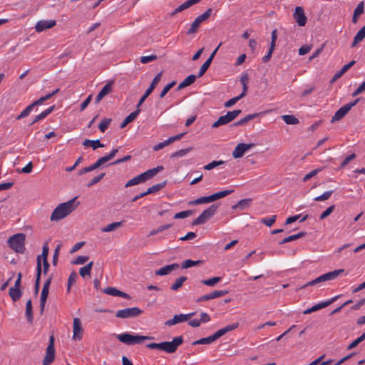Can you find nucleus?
I'll list each match as a JSON object with an SVG mask.
<instances>
[{
    "label": "nucleus",
    "instance_id": "obj_1",
    "mask_svg": "<svg viewBox=\"0 0 365 365\" xmlns=\"http://www.w3.org/2000/svg\"><path fill=\"white\" fill-rule=\"evenodd\" d=\"M76 197L58 205L51 213V221H60L71 213L77 207L75 205Z\"/></svg>",
    "mask_w": 365,
    "mask_h": 365
},
{
    "label": "nucleus",
    "instance_id": "obj_2",
    "mask_svg": "<svg viewBox=\"0 0 365 365\" xmlns=\"http://www.w3.org/2000/svg\"><path fill=\"white\" fill-rule=\"evenodd\" d=\"M183 342V338L182 336H176L173 338L171 341H163L160 343H150L146 345V346L150 349H158L164 351L166 353L172 354L175 352L178 347L181 345Z\"/></svg>",
    "mask_w": 365,
    "mask_h": 365
},
{
    "label": "nucleus",
    "instance_id": "obj_3",
    "mask_svg": "<svg viewBox=\"0 0 365 365\" xmlns=\"http://www.w3.org/2000/svg\"><path fill=\"white\" fill-rule=\"evenodd\" d=\"M239 327V323L235 322L232 324L227 325L218 331H217L215 333H214L212 335H210L205 338H202L199 340L195 341L193 344H211L226 333L232 331L235 329H237Z\"/></svg>",
    "mask_w": 365,
    "mask_h": 365
},
{
    "label": "nucleus",
    "instance_id": "obj_4",
    "mask_svg": "<svg viewBox=\"0 0 365 365\" xmlns=\"http://www.w3.org/2000/svg\"><path fill=\"white\" fill-rule=\"evenodd\" d=\"M163 170V166H158L153 169H150L128 180L125 186V187H128L144 182L146 180L152 178L153 176H155L157 173H158L160 171Z\"/></svg>",
    "mask_w": 365,
    "mask_h": 365
},
{
    "label": "nucleus",
    "instance_id": "obj_5",
    "mask_svg": "<svg viewBox=\"0 0 365 365\" xmlns=\"http://www.w3.org/2000/svg\"><path fill=\"white\" fill-rule=\"evenodd\" d=\"M116 338L122 343L130 346L140 344L144 341L150 340L153 338L148 336L135 335L130 333H123L118 334Z\"/></svg>",
    "mask_w": 365,
    "mask_h": 365
},
{
    "label": "nucleus",
    "instance_id": "obj_6",
    "mask_svg": "<svg viewBox=\"0 0 365 365\" xmlns=\"http://www.w3.org/2000/svg\"><path fill=\"white\" fill-rule=\"evenodd\" d=\"M9 247L16 252L22 253L25 250V235L15 234L8 240Z\"/></svg>",
    "mask_w": 365,
    "mask_h": 365
},
{
    "label": "nucleus",
    "instance_id": "obj_7",
    "mask_svg": "<svg viewBox=\"0 0 365 365\" xmlns=\"http://www.w3.org/2000/svg\"><path fill=\"white\" fill-rule=\"evenodd\" d=\"M218 205L213 204L205 209L196 219H195L192 225H199L205 223L208 220L212 218L218 209Z\"/></svg>",
    "mask_w": 365,
    "mask_h": 365
},
{
    "label": "nucleus",
    "instance_id": "obj_8",
    "mask_svg": "<svg viewBox=\"0 0 365 365\" xmlns=\"http://www.w3.org/2000/svg\"><path fill=\"white\" fill-rule=\"evenodd\" d=\"M343 272H344V269H336V270L325 273V274L318 277L315 279L307 282L305 285L303 286V287H307L308 286H314L320 282L333 280V279H336Z\"/></svg>",
    "mask_w": 365,
    "mask_h": 365
},
{
    "label": "nucleus",
    "instance_id": "obj_9",
    "mask_svg": "<svg viewBox=\"0 0 365 365\" xmlns=\"http://www.w3.org/2000/svg\"><path fill=\"white\" fill-rule=\"evenodd\" d=\"M212 9H208L202 14L198 16L195 21L191 24L190 27L187 31V34H195L200 28L201 24L207 20L212 14Z\"/></svg>",
    "mask_w": 365,
    "mask_h": 365
},
{
    "label": "nucleus",
    "instance_id": "obj_10",
    "mask_svg": "<svg viewBox=\"0 0 365 365\" xmlns=\"http://www.w3.org/2000/svg\"><path fill=\"white\" fill-rule=\"evenodd\" d=\"M241 110H235L228 111L225 115L220 116L217 121L212 124V128H217L222 125H226L235 119L240 113Z\"/></svg>",
    "mask_w": 365,
    "mask_h": 365
},
{
    "label": "nucleus",
    "instance_id": "obj_11",
    "mask_svg": "<svg viewBox=\"0 0 365 365\" xmlns=\"http://www.w3.org/2000/svg\"><path fill=\"white\" fill-rule=\"evenodd\" d=\"M142 313L143 310L138 307H128L118 310L115 313V317L120 319L134 318L140 315Z\"/></svg>",
    "mask_w": 365,
    "mask_h": 365
},
{
    "label": "nucleus",
    "instance_id": "obj_12",
    "mask_svg": "<svg viewBox=\"0 0 365 365\" xmlns=\"http://www.w3.org/2000/svg\"><path fill=\"white\" fill-rule=\"evenodd\" d=\"M359 101V99H356L352 102L345 104L336 111L333 117L331 118V123H334L342 119L348 112L354 107Z\"/></svg>",
    "mask_w": 365,
    "mask_h": 365
},
{
    "label": "nucleus",
    "instance_id": "obj_13",
    "mask_svg": "<svg viewBox=\"0 0 365 365\" xmlns=\"http://www.w3.org/2000/svg\"><path fill=\"white\" fill-rule=\"evenodd\" d=\"M162 73L160 72L158 73L154 78L153 79L150 86L145 91V93L143 95V96L140 98L138 103L137 104L136 108H140V106L143 103V102L145 101V99L151 94V93L153 91L156 86L158 84L161 79Z\"/></svg>",
    "mask_w": 365,
    "mask_h": 365
},
{
    "label": "nucleus",
    "instance_id": "obj_14",
    "mask_svg": "<svg viewBox=\"0 0 365 365\" xmlns=\"http://www.w3.org/2000/svg\"><path fill=\"white\" fill-rule=\"evenodd\" d=\"M55 358V349H54V339L53 336L50 337L49 344L46 348V354L43 360V365H48L51 364Z\"/></svg>",
    "mask_w": 365,
    "mask_h": 365
},
{
    "label": "nucleus",
    "instance_id": "obj_15",
    "mask_svg": "<svg viewBox=\"0 0 365 365\" xmlns=\"http://www.w3.org/2000/svg\"><path fill=\"white\" fill-rule=\"evenodd\" d=\"M339 297H340L339 295H337V296H335V297L331 298L330 299H329L327 301L319 302V303L312 306L311 308H309V309L304 310L303 312V314H309L314 312H316V311H318L323 308H325V307H328L329 305H330L331 304H332L333 302H334Z\"/></svg>",
    "mask_w": 365,
    "mask_h": 365
},
{
    "label": "nucleus",
    "instance_id": "obj_16",
    "mask_svg": "<svg viewBox=\"0 0 365 365\" xmlns=\"http://www.w3.org/2000/svg\"><path fill=\"white\" fill-rule=\"evenodd\" d=\"M254 146L253 143H239L237 145V146L235 148L234 150L232 151V157L234 158H242L244 154L249 150L250 148H252Z\"/></svg>",
    "mask_w": 365,
    "mask_h": 365
},
{
    "label": "nucleus",
    "instance_id": "obj_17",
    "mask_svg": "<svg viewBox=\"0 0 365 365\" xmlns=\"http://www.w3.org/2000/svg\"><path fill=\"white\" fill-rule=\"evenodd\" d=\"M195 312L189 313V314H176L173 317V319H168L165 322V324L167 326H173L177 324L178 323H181L185 321L189 320L193 315Z\"/></svg>",
    "mask_w": 365,
    "mask_h": 365
},
{
    "label": "nucleus",
    "instance_id": "obj_18",
    "mask_svg": "<svg viewBox=\"0 0 365 365\" xmlns=\"http://www.w3.org/2000/svg\"><path fill=\"white\" fill-rule=\"evenodd\" d=\"M293 17L298 26H304L307 21V18L305 16L304 9L302 6H297L293 14Z\"/></svg>",
    "mask_w": 365,
    "mask_h": 365
},
{
    "label": "nucleus",
    "instance_id": "obj_19",
    "mask_svg": "<svg viewBox=\"0 0 365 365\" xmlns=\"http://www.w3.org/2000/svg\"><path fill=\"white\" fill-rule=\"evenodd\" d=\"M56 24L55 20H41L36 23L35 29L37 32H41L46 29H51Z\"/></svg>",
    "mask_w": 365,
    "mask_h": 365
},
{
    "label": "nucleus",
    "instance_id": "obj_20",
    "mask_svg": "<svg viewBox=\"0 0 365 365\" xmlns=\"http://www.w3.org/2000/svg\"><path fill=\"white\" fill-rule=\"evenodd\" d=\"M112 84L113 83L111 81L108 82L103 88L100 91V92L98 93V95L96 97L95 103H98L100 101L108 94L111 93L112 91Z\"/></svg>",
    "mask_w": 365,
    "mask_h": 365
},
{
    "label": "nucleus",
    "instance_id": "obj_21",
    "mask_svg": "<svg viewBox=\"0 0 365 365\" xmlns=\"http://www.w3.org/2000/svg\"><path fill=\"white\" fill-rule=\"evenodd\" d=\"M180 265L177 263L168 264L157 269L155 273L156 275L163 276L170 274L171 272L178 269Z\"/></svg>",
    "mask_w": 365,
    "mask_h": 365
},
{
    "label": "nucleus",
    "instance_id": "obj_22",
    "mask_svg": "<svg viewBox=\"0 0 365 365\" xmlns=\"http://www.w3.org/2000/svg\"><path fill=\"white\" fill-rule=\"evenodd\" d=\"M103 292L108 295L114 296V297H120L125 299H130V297L128 294L117 289L115 287H107L103 289Z\"/></svg>",
    "mask_w": 365,
    "mask_h": 365
},
{
    "label": "nucleus",
    "instance_id": "obj_23",
    "mask_svg": "<svg viewBox=\"0 0 365 365\" xmlns=\"http://www.w3.org/2000/svg\"><path fill=\"white\" fill-rule=\"evenodd\" d=\"M73 338L74 339H81L82 336V327H81V322L78 318H75L73 319Z\"/></svg>",
    "mask_w": 365,
    "mask_h": 365
},
{
    "label": "nucleus",
    "instance_id": "obj_24",
    "mask_svg": "<svg viewBox=\"0 0 365 365\" xmlns=\"http://www.w3.org/2000/svg\"><path fill=\"white\" fill-rule=\"evenodd\" d=\"M350 356H347L346 357H344L338 361H334V360H328L326 361H322V359L324 358V356H321L320 357L317 358L314 360V362H316L318 365H331L334 364V365H340L342 364L346 359L349 358Z\"/></svg>",
    "mask_w": 365,
    "mask_h": 365
},
{
    "label": "nucleus",
    "instance_id": "obj_25",
    "mask_svg": "<svg viewBox=\"0 0 365 365\" xmlns=\"http://www.w3.org/2000/svg\"><path fill=\"white\" fill-rule=\"evenodd\" d=\"M355 61H351L349 63L344 65L339 71L336 72L332 78V81H336L341 78L351 67L355 64Z\"/></svg>",
    "mask_w": 365,
    "mask_h": 365
},
{
    "label": "nucleus",
    "instance_id": "obj_26",
    "mask_svg": "<svg viewBox=\"0 0 365 365\" xmlns=\"http://www.w3.org/2000/svg\"><path fill=\"white\" fill-rule=\"evenodd\" d=\"M136 110L130 113L121 123L120 128H124L128 123L134 120L140 112V108H136Z\"/></svg>",
    "mask_w": 365,
    "mask_h": 365
},
{
    "label": "nucleus",
    "instance_id": "obj_27",
    "mask_svg": "<svg viewBox=\"0 0 365 365\" xmlns=\"http://www.w3.org/2000/svg\"><path fill=\"white\" fill-rule=\"evenodd\" d=\"M41 274V265L40 261V256L37 257V264H36V277L35 282V294H38L39 289L40 279Z\"/></svg>",
    "mask_w": 365,
    "mask_h": 365
},
{
    "label": "nucleus",
    "instance_id": "obj_28",
    "mask_svg": "<svg viewBox=\"0 0 365 365\" xmlns=\"http://www.w3.org/2000/svg\"><path fill=\"white\" fill-rule=\"evenodd\" d=\"M251 202H252V199H250V198L242 199V200H240L237 204L233 205L232 207V208L233 210L239 209L240 210H245L247 207H249L251 205Z\"/></svg>",
    "mask_w": 365,
    "mask_h": 365
},
{
    "label": "nucleus",
    "instance_id": "obj_29",
    "mask_svg": "<svg viewBox=\"0 0 365 365\" xmlns=\"http://www.w3.org/2000/svg\"><path fill=\"white\" fill-rule=\"evenodd\" d=\"M196 80V76L191 74L179 83L177 90L179 91L192 84Z\"/></svg>",
    "mask_w": 365,
    "mask_h": 365
},
{
    "label": "nucleus",
    "instance_id": "obj_30",
    "mask_svg": "<svg viewBox=\"0 0 365 365\" xmlns=\"http://www.w3.org/2000/svg\"><path fill=\"white\" fill-rule=\"evenodd\" d=\"M60 91L59 88H56V90H54L53 91H52L51 93H49L48 94H46V96H42L40 98H38V100H36V101H34L33 103V104L36 106H41L47 100H49L50 98H51L55 94H56L57 93H58Z\"/></svg>",
    "mask_w": 365,
    "mask_h": 365
},
{
    "label": "nucleus",
    "instance_id": "obj_31",
    "mask_svg": "<svg viewBox=\"0 0 365 365\" xmlns=\"http://www.w3.org/2000/svg\"><path fill=\"white\" fill-rule=\"evenodd\" d=\"M83 145L85 147H91L93 150H96L98 148L104 147V145L102 144L99 140H88L86 139L83 142Z\"/></svg>",
    "mask_w": 365,
    "mask_h": 365
},
{
    "label": "nucleus",
    "instance_id": "obj_32",
    "mask_svg": "<svg viewBox=\"0 0 365 365\" xmlns=\"http://www.w3.org/2000/svg\"><path fill=\"white\" fill-rule=\"evenodd\" d=\"M212 202V197H211V195H210V196L200 197H199V198H197L196 200L190 201L188 202V205H200V204L210 203V202Z\"/></svg>",
    "mask_w": 365,
    "mask_h": 365
},
{
    "label": "nucleus",
    "instance_id": "obj_33",
    "mask_svg": "<svg viewBox=\"0 0 365 365\" xmlns=\"http://www.w3.org/2000/svg\"><path fill=\"white\" fill-rule=\"evenodd\" d=\"M365 38V26H363L354 36L351 46L354 47Z\"/></svg>",
    "mask_w": 365,
    "mask_h": 365
},
{
    "label": "nucleus",
    "instance_id": "obj_34",
    "mask_svg": "<svg viewBox=\"0 0 365 365\" xmlns=\"http://www.w3.org/2000/svg\"><path fill=\"white\" fill-rule=\"evenodd\" d=\"M123 221L115 222H113V223H110V224L106 225V227H102L101 231L103 232H112V231H114L115 229L121 227L123 225Z\"/></svg>",
    "mask_w": 365,
    "mask_h": 365
},
{
    "label": "nucleus",
    "instance_id": "obj_35",
    "mask_svg": "<svg viewBox=\"0 0 365 365\" xmlns=\"http://www.w3.org/2000/svg\"><path fill=\"white\" fill-rule=\"evenodd\" d=\"M232 192H234V190H222V191H220L218 192H215V193L211 195L212 200V202H214L218 199L225 197L232 194Z\"/></svg>",
    "mask_w": 365,
    "mask_h": 365
},
{
    "label": "nucleus",
    "instance_id": "obj_36",
    "mask_svg": "<svg viewBox=\"0 0 365 365\" xmlns=\"http://www.w3.org/2000/svg\"><path fill=\"white\" fill-rule=\"evenodd\" d=\"M306 233L304 232H299L296 235H292L289 237H287L284 238L281 242H279V245H283L287 242H289L293 240H296L297 239H299L304 236H305Z\"/></svg>",
    "mask_w": 365,
    "mask_h": 365
},
{
    "label": "nucleus",
    "instance_id": "obj_37",
    "mask_svg": "<svg viewBox=\"0 0 365 365\" xmlns=\"http://www.w3.org/2000/svg\"><path fill=\"white\" fill-rule=\"evenodd\" d=\"M22 295V293L19 288L11 287L9 289V296L14 302L18 301Z\"/></svg>",
    "mask_w": 365,
    "mask_h": 365
},
{
    "label": "nucleus",
    "instance_id": "obj_38",
    "mask_svg": "<svg viewBox=\"0 0 365 365\" xmlns=\"http://www.w3.org/2000/svg\"><path fill=\"white\" fill-rule=\"evenodd\" d=\"M187 279V277L181 276L178 278L175 282L170 286V289L173 291H177L180 289L183 283Z\"/></svg>",
    "mask_w": 365,
    "mask_h": 365
},
{
    "label": "nucleus",
    "instance_id": "obj_39",
    "mask_svg": "<svg viewBox=\"0 0 365 365\" xmlns=\"http://www.w3.org/2000/svg\"><path fill=\"white\" fill-rule=\"evenodd\" d=\"M26 317L29 322L31 323L33 321V312H32V302L31 299H29L26 305Z\"/></svg>",
    "mask_w": 365,
    "mask_h": 365
},
{
    "label": "nucleus",
    "instance_id": "obj_40",
    "mask_svg": "<svg viewBox=\"0 0 365 365\" xmlns=\"http://www.w3.org/2000/svg\"><path fill=\"white\" fill-rule=\"evenodd\" d=\"M166 183L167 182L166 181H163L162 182H160V183H158V184H155L151 187H150L147 190H146V193L148 195H150V194H152V193H155L159 190H160L162 188H163L165 185H166Z\"/></svg>",
    "mask_w": 365,
    "mask_h": 365
},
{
    "label": "nucleus",
    "instance_id": "obj_41",
    "mask_svg": "<svg viewBox=\"0 0 365 365\" xmlns=\"http://www.w3.org/2000/svg\"><path fill=\"white\" fill-rule=\"evenodd\" d=\"M282 118L287 125H297L299 122V119L292 115H283Z\"/></svg>",
    "mask_w": 365,
    "mask_h": 365
},
{
    "label": "nucleus",
    "instance_id": "obj_42",
    "mask_svg": "<svg viewBox=\"0 0 365 365\" xmlns=\"http://www.w3.org/2000/svg\"><path fill=\"white\" fill-rule=\"evenodd\" d=\"M35 108V106L33 104V103L30 105H29L16 118V120H20L21 118H24L26 116H28L31 112L34 110Z\"/></svg>",
    "mask_w": 365,
    "mask_h": 365
},
{
    "label": "nucleus",
    "instance_id": "obj_43",
    "mask_svg": "<svg viewBox=\"0 0 365 365\" xmlns=\"http://www.w3.org/2000/svg\"><path fill=\"white\" fill-rule=\"evenodd\" d=\"M173 226V224H166L161 226H159L158 228L151 230L148 235V236H154L163 231L170 228Z\"/></svg>",
    "mask_w": 365,
    "mask_h": 365
},
{
    "label": "nucleus",
    "instance_id": "obj_44",
    "mask_svg": "<svg viewBox=\"0 0 365 365\" xmlns=\"http://www.w3.org/2000/svg\"><path fill=\"white\" fill-rule=\"evenodd\" d=\"M93 262H89L86 266L80 268L79 274L82 277H85L87 275H90L91 270L92 269Z\"/></svg>",
    "mask_w": 365,
    "mask_h": 365
},
{
    "label": "nucleus",
    "instance_id": "obj_45",
    "mask_svg": "<svg viewBox=\"0 0 365 365\" xmlns=\"http://www.w3.org/2000/svg\"><path fill=\"white\" fill-rule=\"evenodd\" d=\"M202 262L201 260H196V261H194V260H192V259H187L185 261H184L181 265V267L182 269H187V268H190V267H194V266H196V265H199L202 263Z\"/></svg>",
    "mask_w": 365,
    "mask_h": 365
},
{
    "label": "nucleus",
    "instance_id": "obj_46",
    "mask_svg": "<svg viewBox=\"0 0 365 365\" xmlns=\"http://www.w3.org/2000/svg\"><path fill=\"white\" fill-rule=\"evenodd\" d=\"M212 63V58H207L206 61L201 66L200 68L199 72H198V77L202 76L208 68L210 67V64Z\"/></svg>",
    "mask_w": 365,
    "mask_h": 365
},
{
    "label": "nucleus",
    "instance_id": "obj_47",
    "mask_svg": "<svg viewBox=\"0 0 365 365\" xmlns=\"http://www.w3.org/2000/svg\"><path fill=\"white\" fill-rule=\"evenodd\" d=\"M111 123V119L110 118H104L101 122L100 123V124L98 125V128L99 130L102 132V133H104L106 131V130H107L110 125Z\"/></svg>",
    "mask_w": 365,
    "mask_h": 365
},
{
    "label": "nucleus",
    "instance_id": "obj_48",
    "mask_svg": "<svg viewBox=\"0 0 365 365\" xmlns=\"http://www.w3.org/2000/svg\"><path fill=\"white\" fill-rule=\"evenodd\" d=\"M222 278L220 277H215L210 279H205L202 281V283L209 287L215 286L217 282L221 281Z\"/></svg>",
    "mask_w": 365,
    "mask_h": 365
},
{
    "label": "nucleus",
    "instance_id": "obj_49",
    "mask_svg": "<svg viewBox=\"0 0 365 365\" xmlns=\"http://www.w3.org/2000/svg\"><path fill=\"white\" fill-rule=\"evenodd\" d=\"M276 219H277V215H272L269 217H264V218L261 219L260 222L262 224H264L268 227H270L274 223V222L276 221Z\"/></svg>",
    "mask_w": 365,
    "mask_h": 365
},
{
    "label": "nucleus",
    "instance_id": "obj_50",
    "mask_svg": "<svg viewBox=\"0 0 365 365\" xmlns=\"http://www.w3.org/2000/svg\"><path fill=\"white\" fill-rule=\"evenodd\" d=\"M52 280V277H49L43 284L41 295L47 296L49 292V287Z\"/></svg>",
    "mask_w": 365,
    "mask_h": 365
},
{
    "label": "nucleus",
    "instance_id": "obj_51",
    "mask_svg": "<svg viewBox=\"0 0 365 365\" xmlns=\"http://www.w3.org/2000/svg\"><path fill=\"white\" fill-rule=\"evenodd\" d=\"M333 192H334V190L326 191L322 195L316 197L314 198V200L315 201H324V200H328L331 197V195H332Z\"/></svg>",
    "mask_w": 365,
    "mask_h": 365
},
{
    "label": "nucleus",
    "instance_id": "obj_52",
    "mask_svg": "<svg viewBox=\"0 0 365 365\" xmlns=\"http://www.w3.org/2000/svg\"><path fill=\"white\" fill-rule=\"evenodd\" d=\"M227 293H228V291H227V290H215V291L210 292L209 294H210V299H212L222 297V296L227 294Z\"/></svg>",
    "mask_w": 365,
    "mask_h": 365
},
{
    "label": "nucleus",
    "instance_id": "obj_53",
    "mask_svg": "<svg viewBox=\"0 0 365 365\" xmlns=\"http://www.w3.org/2000/svg\"><path fill=\"white\" fill-rule=\"evenodd\" d=\"M224 163L225 162L222 160H218V161L214 160V161L208 163L207 165H205L203 168L207 170H210L219 165L224 164Z\"/></svg>",
    "mask_w": 365,
    "mask_h": 365
},
{
    "label": "nucleus",
    "instance_id": "obj_54",
    "mask_svg": "<svg viewBox=\"0 0 365 365\" xmlns=\"http://www.w3.org/2000/svg\"><path fill=\"white\" fill-rule=\"evenodd\" d=\"M106 175V173H101L100 175L94 177L90 182L87 185V187H92L93 185L97 184L98 182H99L103 178L104 176Z\"/></svg>",
    "mask_w": 365,
    "mask_h": 365
},
{
    "label": "nucleus",
    "instance_id": "obj_55",
    "mask_svg": "<svg viewBox=\"0 0 365 365\" xmlns=\"http://www.w3.org/2000/svg\"><path fill=\"white\" fill-rule=\"evenodd\" d=\"M158 58L157 55L153 54L150 56H144L140 57V62L143 64L150 63L153 61L156 60Z\"/></svg>",
    "mask_w": 365,
    "mask_h": 365
},
{
    "label": "nucleus",
    "instance_id": "obj_56",
    "mask_svg": "<svg viewBox=\"0 0 365 365\" xmlns=\"http://www.w3.org/2000/svg\"><path fill=\"white\" fill-rule=\"evenodd\" d=\"M175 81H172L165 86L160 93V98H163L166 95V93L175 85Z\"/></svg>",
    "mask_w": 365,
    "mask_h": 365
},
{
    "label": "nucleus",
    "instance_id": "obj_57",
    "mask_svg": "<svg viewBox=\"0 0 365 365\" xmlns=\"http://www.w3.org/2000/svg\"><path fill=\"white\" fill-rule=\"evenodd\" d=\"M192 214V210L182 211V212L176 213L174 215V218L175 219H183V218L189 217Z\"/></svg>",
    "mask_w": 365,
    "mask_h": 365
},
{
    "label": "nucleus",
    "instance_id": "obj_58",
    "mask_svg": "<svg viewBox=\"0 0 365 365\" xmlns=\"http://www.w3.org/2000/svg\"><path fill=\"white\" fill-rule=\"evenodd\" d=\"M322 170V168H317V169L313 170L312 171H311L310 173H309L304 177L303 181L306 182V181L309 180V179H311L312 178L315 176L317 174H318Z\"/></svg>",
    "mask_w": 365,
    "mask_h": 365
},
{
    "label": "nucleus",
    "instance_id": "obj_59",
    "mask_svg": "<svg viewBox=\"0 0 365 365\" xmlns=\"http://www.w3.org/2000/svg\"><path fill=\"white\" fill-rule=\"evenodd\" d=\"M48 251H49L48 245V243L46 242L43 246L41 255H39L41 262V258H42V260H47Z\"/></svg>",
    "mask_w": 365,
    "mask_h": 365
},
{
    "label": "nucleus",
    "instance_id": "obj_60",
    "mask_svg": "<svg viewBox=\"0 0 365 365\" xmlns=\"http://www.w3.org/2000/svg\"><path fill=\"white\" fill-rule=\"evenodd\" d=\"M240 99H242L241 96H235V97L230 99L229 101H226L225 103L224 106L225 108H230V107L232 106L233 105H235Z\"/></svg>",
    "mask_w": 365,
    "mask_h": 365
},
{
    "label": "nucleus",
    "instance_id": "obj_61",
    "mask_svg": "<svg viewBox=\"0 0 365 365\" xmlns=\"http://www.w3.org/2000/svg\"><path fill=\"white\" fill-rule=\"evenodd\" d=\"M335 208V206L334 205H331L330 207H329L328 208H327L320 215L319 217V219L320 220H324L327 217H328L334 210Z\"/></svg>",
    "mask_w": 365,
    "mask_h": 365
},
{
    "label": "nucleus",
    "instance_id": "obj_62",
    "mask_svg": "<svg viewBox=\"0 0 365 365\" xmlns=\"http://www.w3.org/2000/svg\"><path fill=\"white\" fill-rule=\"evenodd\" d=\"M190 150H191L190 148L179 150L175 152L174 153H173L171 157L174 158V157L185 156L187 153H188L190 152Z\"/></svg>",
    "mask_w": 365,
    "mask_h": 365
},
{
    "label": "nucleus",
    "instance_id": "obj_63",
    "mask_svg": "<svg viewBox=\"0 0 365 365\" xmlns=\"http://www.w3.org/2000/svg\"><path fill=\"white\" fill-rule=\"evenodd\" d=\"M88 260V256H78L73 262L76 264H83Z\"/></svg>",
    "mask_w": 365,
    "mask_h": 365
},
{
    "label": "nucleus",
    "instance_id": "obj_64",
    "mask_svg": "<svg viewBox=\"0 0 365 365\" xmlns=\"http://www.w3.org/2000/svg\"><path fill=\"white\" fill-rule=\"evenodd\" d=\"M170 144V143L169 141V139H168L163 142H160V143H158L157 145H155L153 147V150L155 151L160 150Z\"/></svg>",
    "mask_w": 365,
    "mask_h": 365
}]
</instances>
